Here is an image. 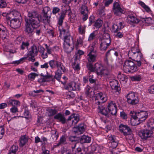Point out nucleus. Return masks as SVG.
Wrapping results in <instances>:
<instances>
[{
	"instance_id": "nucleus-35",
	"label": "nucleus",
	"mask_w": 154,
	"mask_h": 154,
	"mask_svg": "<svg viewBox=\"0 0 154 154\" xmlns=\"http://www.w3.org/2000/svg\"><path fill=\"white\" fill-rule=\"evenodd\" d=\"M8 104L12 106H16L17 107L20 106V102L18 100L10 99L8 102Z\"/></svg>"
},
{
	"instance_id": "nucleus-20",
	"label": "nucleus",
	"mask_w": 154,
	"mask_h": 154,
	"mask_svg": "<svg viewBox=\"0 0 154 154\" xmlns=\"http://www.w3.org/2000/svg\"><path fill=\"white\" fill-rule=\"evenodd\" d=\"M10 26L12 28L16 29L20 26L21 22L19 19L12 18L10 21Z\"/></svg>"
},
{
	"instance_id": "nucleus-63",
	"label": "nucleus",
	"mask_w": 154,
	"mask_h": 154,
	"mask_svg": "<svg viewBox=\"0 0 154 154\" xmlns=\"http://www.w3.org/2000/svg\"><path fill=\"white\" fill-rule=\"evenodd\" d=\"M10 111L11 112H12L13 114H14L17 112H18V110L17 107L16 106H13L10 109Z\"/></svg>"
},
{
	"instance_id": "nucleus-60",
	"label": "nucleus",
	"mask_w": 154,
	"mask_h": 154,
	"mask_svg": "<svg viewBox=\"0 0 154 154\" xmlns=\"http://www.w3.org/2000/svg\"><path fill=\"white\" fill-rule=\"evenodd\" d=\"M109 140L111 141V142H113L116 140V137L114 135H110L108 136Z\"/></svg>"
},
{
	"instance_id": "nucleus-18",
	"label": "nucleus",
	"mask_w": 154,
	"mask_h": 154,
	"mask_svg": "<svg viewBox=\"0 0 154 154\" xmlns=\"http://www.w3.org/2000/svg\"><path fill=\"white\" fill-rule=\"evenodd\" d=\"M137 112L134 111H131L129 113V115L131 117V123L133 125H136L140 123V122H137Z\"/></svg>"
},
{
	"instance_id": "nucleus-54",
	"label": "nucleus",
	"mask_w": 154,
	"mask_h": 154,
	"mask_svg": "<svg viewBox=\"0 0 154 154\" xmlns=\"http://www.w3.org/2000/svg\"><path fill=\"white\" fill-rule=\"evenodd\" d=\"M142 55L141 56H140V57H138L136 59H134V60L136 61L137 63V65L138 66H140L141 65V60L143 58Z\"/></svg>"
},
{
	"instance_id": "nucleus-31",
	"label": "nucleus",
	"mask_w": 154,
	"mask_h": 154,
	"mask_svg": "<svg viewBox=\"0 0 154 154\" xmlns=\"http://www.w3.org/2000/svg\"><path fill=\"white\" fill-rule=\"evenodd\" d=\"M28 137L26 135L22 136L20 139V144L21 146H23L27 142Z\"/></svg>"
},
{
	"instance_id": "nucleus-33",
	"label": "nucleus",
	"mask_w": 154,
	"mask_h": 154,
	"mask_svg": "<svg viewBox=\"0 0 154 154\" xmlns=\"http://www.w3.org/2000/svg\"><path fill=\"white\" fill-rule=\"evenodd\" d=\"M69 26L66 23H65L64 24L63 27L62 31H60V35L63 34H64L69 32Z\"/></svg>"
},
{
	"instance_id": "nucleus-25",
	"label": "nucleus",
	"mask_w": 154,
	"mask_h": 154,
	"mask_svg": "<svg viewBox=\"0 0 154 154\" xmlns=\"http://www.w3.org/2000/svg\"><path fill=\"white\" fill-rule=\"evenodd\" d=\"M85 126L84 124H81L77 127H74L73 129V131L78 134L82 133L85 131Z\"/></svg>"
},
{
	"instance_id": "nucleus-45",
	"label": "nucleus",
	"mask_w": 154,
	"mask_h": 154,
	"mask_svg": "<svg viewBox=\"0 0 154 154\" xmlns=\"http://www.w3.org/2000/svg\"><path fill=\"white\" fill-rule=\"evenodd\" d=\"M139 4L148 12H151V10L145 4L142 2H140Z\"/></svg>"
},
{
	"instance_id": "nucleus-61",
	"label": "nucleus",
	"mask_w": 154,
	"mask_h": 154,
	"mask_svg": "<svg viewBox=\"0 0 154 154\" xmlns=\"http://www.w3.org/2000/svg\"><path fill=\"white\" fill-rule=\"evenodd\" d=\"M50 10V8L48 7H44L42 10V13L48 14V12Z\"/></svg>"
},
{
	"instance_id": "nucleus-16",
	"label": "nucleus",
	"mask_w": 154,
	"mask_h": 154,
	"mask_svg": "<svg viewBox=\"0 0 154 154\" xmlns=\"http://www.w3.org/2000/svg\"><path fill=\"white\" fill-rule=\"evenodd\" d=\"M51 17V15L48 14L42 13L39 14V23L40 22H43L45 24H49L50 22V19Z\"/></svg>"
},
{
	"instance_id": "nucleus-51",
	"label": "nucleus",
	"mask_w": 154,
	"mask_h": 154,
	"mask_svg": "<svg viewBox=\"0 0 154 154\" xmlns=\"http://www.w3.org/2000/svg\"><path fill=\"white\" fill-rule=\"evenodd\" d=\"M69 19L71 22H74L75 20L76 15L75 14L72 13L71 12L70 13Z\"/></svg>"
},
{
	"instance_id": "nucleus-15",
	"label": "nucleus",
	"mask_w": 154,
	"mask_h": 154,
	"mask_svg": "<svg viewBox=\"0 0 154 154\" xmlns=\"http://www.w3.org/2000/svg\"><path fill=\"white\" fill-rule=\"evenodd\" d=\"M112 67L111 65H108L107 66L103 67L100 73L101 74L99 75L98 77L101 78L102 76L107 77L110 74Z\"/></svg>"
},
{
	"instance_id": "nucleus-24",
	"label": "nucleus",
	"mask_w": 154,
	"mask_h": 154,
	"mask_svg": "<svg viewBox=\"0 0 154 154\" xmlns=\"http://www.w3.org/2000/svg\"><path fill=\"white\" fill-rule=\"evenodd\" d=\"M26 24L25 31L26 33L30 35H32L34 33V29L36 28L33 27L29 22H26Z\"/></svg>"
},
{
	"instance_id": "nucleus-52",
	"label": "nucleus",
	"mask_w": 154,
	"mask_h": 154,
	"mask_svg": "<svg viewBox=\"0 0 154 154\" xmlns=\"http://www.w3.org/2000/svg\"><path fill=\"white\" fill-rule=\"evenodd\" d=\"M118 24H114L112 26V30L114 32H117L120 29L119 28Z\"/></svg>"
},
{
	"instance_id": "nucleus-55",
	"label": "nucleus",
	"mask_w": 154,
	"mask_h": 154,
	"mask_svg": "<svg viewBox=\"0 0 154 154\" xmlns=\"http://www.w3.org/2000/svg\"><path fill=\"white\" fill-rule=\"evenodd\" d=\"M38 75L35 73H32L30 74L28 76L29 79L31 80H32L34 79L36 76H38Z\"/></svg>"
},
{
	"instance_id": "nucleus-9",
	"label": "nucleus",
	"mask_w": 154,
	"mask_h": 154,
	"mask_svg": "<svg viewBox=\"0 0 154 154\" xmlns=\"http://www.w3.org/2000/svg\"><path fill=\"white\" fill-rule=\"evenodd\" d=\"M38 54L37 46L35 45H33L28 49L27 56H30L29 60L34 62L35 60L34 57L37 55Z\"/></svg>"
},
{
	"instance_id": "nucleus-22",
	"label": "nucleus",
	"mask_w": 154,
	"mask_h": 154,
	"mask_svg": "<svg viewBox=\"0 0 154 154\" xmlns=\"http://www.w3.org/2000/svg\"><path fill=\"white\" fill-rule=\"evenodd\" d=\"M109 83L112 89L115 90L117 92L120 91V88L118 86V82L117 80L115 79H111L109 82Z\"/></svg>"
},
{
	"instance_id": "nucleus-11",
	"label": "nucleus",
	"mask_w": 154,
	"mask_h": 154,
	"mask_svg": "<svg viewBox=\"0 0 154 154\" xmlns=\"http://www.w3.org/2000/svg\"><path fill=\"white\" fill-rule=\"evenodd\" d=\"M153 134L152 130L148 128L142 131L139 133V136L143 140H146L150 138Z\"/></svg>"
},
{
	"instance_id": "nucleus-23",
	"label": "nucleus",
	"mask_w": 154,
	"mask_h": 154,
	"mask_svg": "<svg viewBox=\"0 0 154 154\" xmlns=\"http://www.w3.org/2000/svg\"><path fill=\"white\" fill-rule=\"evenodd\" d=\"M8 31L5 27L0 24V37L2 39H7Z\"/></svg>"
},
{
	"instance_id": "nucleus-26",
	"label": "nucleus",
	"mask_w": 154,
	"mask_h": 154,
	"mask_svg": "<svg viewBox=\"0 0 154 154\" xmlns=\"http://www.w3.org/2000/svg\"><path fill=\"white\" fill-rule=\"evenodd\" d=\"M110 43L108 41L107 42L105 41L104 40H101L100 47V50L102 51H105L109 46Z\"/></svg>"
},
{
	"instance_id": "nucleus-6",
	"label": "nucleus",
	"mask_w": 154,
	"mask_h": 154,
	"mask_svg": "<svg viewBox=\"0 0 154 154\" xmlns=\"http://www.w3.org/2000/svg\"><path fill=\"white\" fill-rule=\"evenodd\" d=\"M48 63L52 69L57 68V69L62 70L63 72H66L65 67L60 61L53 60L49 61Z\"/></svg>"
},
{
	"instance_id": "nucleus-59",
	"label": "nucleus",
	"mask_w": 154,
	"mask_h": 154,
	"mask_svg": "<svg viewBox=\"0 0 154 154\" xmlns=\"http://www.w3.org/2000/svg\"><path fill=\"white\" fill-rule=\"evenodd\" d=\"M38 52L39 51L41 53L44 52L45 51V49L42 47L41 45H39L38 46H37Z\"/></svg>"
},
{
	"instance_id": "nucleus-49",
	"label": "nucleus",
	"mask_w": 154,
	"mask_h": 154,
	"mask_svg": "<svg viewBox=\"0 0 154 154\" xmlns=\"http://www.w3.org/2000/svg\"><path fill=\"white\" fill-rule=\"evenodd\" d=\"M81 13L82 14H88L87 7L85 5H83L82 6Z\"/></svg>"
},
{
	"instance_id": "nucleus-44",
	"label": "nucleus",
	"mask_w": 154,
	"mask_h": 154,
	"mask_svg": "<svg viewBox=\"0 0 154 154\" xmlns=\"http://www.w3.org/2000/svg\"><path fill=\"white\" fill-rule=\"evenodd\" d=\"M118 77L120 79V81L121 82H126L127 81V77L124 74H119Z\"/></svg>"
},
{
	"instance_id": "nucleus-32",
	"label": "nucleus",
	"mask_w": 154,
	"mask_h": 154,
	"mask_svg": "<svg viewBox=\"0 0 154 154\" xmlns=\"http://www.w3.org/2000/svg\"><path fill=\"white\" fill-rule=\"evenodd\" d=\"M63 48L65 51L68 53H69L72 50L73 48L70 46V44L63 43Z\"/></svg>"
},
{
	"instance_id": "nucleus-21",
	"label": "nucleus",
	"mask_w": 154,
	"mask_h": 154,
	"mask_svg": "<svg viewBox=\"0 0 154 154\" xmlns=\"http://www.w3.org/2000/svg\"><path fill=\"white\" fill-rule=\"evenodd\" d=\"M41 77L38 79V81L39 82L42 83L49 81L53 78V75H44L42 73L41 74Z\"/></svg>"
},
{
	"instance_id": "nucleus-28",
	"label": "nucleus",
	"mask_w": 154,
	"mask_h": 154,
	"mask_svg": "<svg viewBox=\"0 0 154 154\" xmlns=\"http://www.w3.org/2000/svg\"><path fill=\"white\" fill-rule=\"evenodd\" d=\"M72 119V124L74 125L77 123L79 120L78 116L75 114H73L69 116L68 119V121L71 120Z\"/></svg>"
},
{
	"instance_id": "nucleus-50",
	"label": "nucleus",
	"mask_w": 154,
	"mask_h": 154,
	"mask_svg": "<svg viewBox=\"0 0 154 154\" xmlns=\"http://www.w3.org/2000/svg\"><path fill=\"white\" fill-rule=\"evenodd\" d=\"M66 98L68 99L73 98L75 97L74 94L70 91L66 93Z\"/></svg>"
},
{
	"instance_id": "nucleus-47",
	"label": "nucleus",
	"mask_w": 154,
	"mask_h": 154,
	"mask_svg": "<svg viewBox=\"0 0 154 154\" xmlns=\"http://www.w3.org/2000/svg\"><path fill=\"white\" fill-rule=\"evenodd\" d=\"M10 17H17L20 15V13L17 11H14L11 12L9 14Z\"/></svg>"
},
{
	"instance_id": "nucleus-7",
	"label": "nucleus",
	"mask_w": 154,
	"mask_h": 154,
	"mask_svg": "<svg viewBox=\"0 0 154 154\" xmlns=\"http://www.w3.org/2000/svg\"><path fill=\"white\" fill-rule=\"evenodd\" d=\"M119 130L123 133V134L127 136V138L130 137L128 139L131 140L133 138V135L131 134V130L128 126L123 124L120 125L119 126Z\"/></svg>"
},
{
	"instance_id": "nucleus-34",
	"label": "nucleus",
	"mask_w": 154,
	"mask_h": 154,
	"mask_svg": "<svg viewBox=\"0 0 154 154\" xmlns=\"http://www.w3.org/2000/svg\"><path fill=\"white\" fill-rule=\"evenodd\" d=\"M81 143H89L91 141V138L88 136L86 135L82 136L80 140Z\"/></svg>"
},
{
	"instance_id": "nucleus-17",
	"label": "nucleus",
	"mask_w": 154,
	"mask_h": 154,
	"mask_svg": "<svg viewBox=\"0 0 154 154\" xmlns=\"http://www.w3.org/2000/svg\"><path fill=\"white\" fill-rule=\"evenodd\" d=\"M148 116L147 112L146 111H141L137 112V122H140L145 121Z\"/></svg>"
},
{
	"instance_id": "nucleus-5",
	"label": "nucleus",
	"mask_w": 154,
	"mask_h": 154,
	"mask_svg": "<svg viewBox=\"0 0 154 154\" xmlns=\"http://www.w3.org/2000/svg\"><path fill=\"white\" fill-rule=\"evenodd\" d=\"M127 103L129 104L134 105L138 104L139 98L137 95L134 92H130L126 96Z\"/></svg>"
},
{
	"instance_id": "nucleus-3",
	"label": "nucleus",
	"mask_w": 154,
	"mask_h": 154,
	"mask_svg": "<svg viewBox=\"0 0 154 154\" xmlns=\"http://www.w3.org/2000/svg\"><path fill=\"white\" fill-rule=\"evenodd\" d=\"M97 47L95 45H92L89 46L88 54L87 55V59L89 62H93L96 60L97 54L96 50Z\"/></svg>"
},
{
	"instance_id": "nucleus-4",
	"label": "nucleus",
	"mask_w": 154,
	"mask_h": 154,
	"mask_svg": "<svg viewBox=\"0 0 154 154\" xmlns=\"http://www.w3.org/2000/svg\"><path fill=\"white\" fill-rule=\"evenodd\" d=\"M123 69L126 73H133L137 70V66L134 62L131 60H126L124 64Z\"/></svg>"
},
{
	"instance_id": "nucleus-19",
	"label": "nucleus",
	"mask_w": 154,
	"mask_h": 154,
	"mask_svg": "<svg viewBox=\"0 0 154 154\" xmlns=\"http://www.w3.org/2000/svg\"><path fill=\"white\" fill-rule=\"evenodd\" d=\"M128 23L130 24H137L140 21L135 15L131 14L128 15L127 17Z\"/></svg>"
},
{
	"instance_id": "nucleus-43",
	"label": "nucleus",
	"mask_w": 154,
	"mask_h": 154,
	"mask_svg": "<svg viewBox=\"0 0 154 154\" xmlns=\"http://www.w3.org/2000/svg\"><path fill=\"white\" fill-rule=\"evenodd\" d=\"M29 45V43L28 42H22L21 45L20 47V49L21 50H24L26 48L27 49Z\"/></svg>"
},
{
	"instance_id": "nucleus-29",
	"label": "nucleus",
	"mask_w": 154,
	"mask_h": 154,
	"mask_svg": "<svg viewBox=\"0 0 154 154\" xmlns=\"http://www.w3.org/2000/svg\"><path fill=\"white\" fill-rule=\"evenodd\" d=\"M63 34V37H64V43L70 44L71 42H73V38L70 35L69 32Z\"/></svg>"
},
{
	"instance_id": "nucleus-1",
	"label": "nucleus",
	"mask_w": 154,
	"mask_h": 154,
	"mask_svg": "<svg viewBox=\"0 0 154 154\" xmlns=\"http://www.w3.org/2000/svg\"><path fill=\"white\" fill-rule=\"evenodd\" d=\"M107 100V97L106 95L101 92L96 94L95 96V104L97 105V109L98 112L105 116L107 118L109 117L110 113L108 111L106 108L100 105L101 103L105 102Z\"/></svg>"
},
{
	"instance_id": "nucleus-53",
	"label": "nucleus",
	"mask_w": 154,
	"mask_h": 154,
	"mask_svg": "<svg viewBox=\"0 0 154 154\" xmlns=\"http://www.w3.org/2000/svg\"><path fill=\"white\" fill-rule=\"evenodd\" d=\"M83 42V39L81 37H79V38L77 39V42L75 44V46L77 48L79 45H81L82 44Z\"/></svg>"
},
{
	"instance_id": "nucleus-62",
	"label": "nucleus",
	"mask_w": 154,
	"mask_h": 154,
	"mask_svg": "<svg viewBox=\"0 0 154 154\" xmlns=\"http://www.w3.org/2000/svg\"><path fill=\"white\" fill-rule=\"evenodd\" d=\"M7 5V4L4 0H0V8H5Z\"/></svg>"
},
{
	"instance_id": "nucleus-8",
	"label": "nucleus",
	"mask_w": 154,
	"mask_h": 154,
	"mask_svg": "<svg viewBox=\"0 0 154 154\" xmlns=\"http://www.w3.org/2000/svg\"><path fill=\"white\" fill-rule=\"evenodd\" d=\"M128 56L129 58L133 60L136 59L138 57L142 55L140 50L137 47H134L131 48L129 51Z\"/></svg>"
},
{
	"instance_id": "nucleus-39",
	"label": "nucleus",
	"mask_w": 154,
	"mask_h": 154,
	"mask_svg": "<svg viewBox=\"0 0 154 154\" xmlns=\"http://www.w3.org/2000/svg\"><path fill=\"white\" fill-rule=\"evenodd\" d=\"M61 71L59 69H57L56 71L55 72V75L54 77L57 80L59 81L60 79L62 74Z\"/></svg>"
},
{
	"instance_id": "nucleus-38",
	"label": "nucleus",
	"mask_w": 154,
	"mask_h": 154,
	"mask_svg": "<svg viewBox=\"0 0 154 154\" xmlns=\"http://www.w3.org/2000/svg\"><path fill=\"white\" fill-rule=\"evenodd\" d=\"M147 127L148 128L152 130L154 128V119H150L147 123Z\"/></svg>"
},
{
	"instance_id": "nucleus-36",
	"label": "nucleus",
	"mask_w": 154,
	"mask_h": 154,
	"mask_svg": "<svg viewBox=\"0 0 154 154\" xmlns=\"http://www.w3.org/2000/svg\"><path fill=\"white\" fill-rule=\"evenodd\" d=\"M76 146V144L75 143V144L72 147L73 152L75 154H84L80 148L78 147L76 149L75 148Z\"/></svg>"
},
{
	"instance_id": "nucleus-2",
	"label": "nucleus",
	"mask_w": 154,
	"mask_h": 154,
	"mask_svg": "<svg viewBox=\"0 0 154 154\" xmlns=\"http://www.w3.org/2000/svg\"><path fill=\"white\" fill-rule=\"evenodd\" d=\"M39 14L36 11L33 10L29 11L28 13V18H25L26 22H29L31 26L36 28L39 25Z\"/></svg>"
},
{
	"instance_id": "nucleus-14",
	"label": "nucleus",
	"mask_w": 154,
	"mask_h": 154,
	"mask_svg": "<svg viewBox=\"0 0 154 154\" xmlns=\"http://www.w3.org/2000/svg\"><path fill=\"white\" fill-rule=\"evenodd\" d=\"M107 108L110 114L116 115L117 112V107L115 103L113 101L109 102L107 106Z\"/></svg>"
},
{
	"instance_id": "nucleus-12",
	"label": "nucleus",
	"mask_w": 154,
	"mask_h": 154,
	"mask_svg": "<svg viewBox=\"0 0 154 154\" xmlns=\"http://www.w3.org/2000/svg\"><path fill=\"white\" fill-rule=\"evenodd\" d=\"M65 7L66 8V9L64 11H63L61 13V15L59 18L58 24L60 26H61L62 25L63 20L66 16V14L67 13L68 14V16H69L70 13H71L70 8L69 6H65Z\"/></svg>"
},
{
	"instance_id": "nucleus-48",
	"label": "nucleus",
	"mask_w": 154,
	"mask_h": 154,
	"mask_svg": "<svg viewBox=\"0 0 154 154\" xmlns=\"http://www.w3.org/2000/svg\"><path fill=\"white\" fill-rule=\"evenodd\" d=\"M26 57H22L18 60L14 61L12 62V64L18 65L20 63L23 62L26 59Z\"/></svg>"
},
{
	"instance_id": "nucleus-40",
	"label": "nucleus",
	"mask_w": 154,
	"mask_h": 154,
	"mask_svg": "<svg viewBox=\"0 0 154 154\" xmlns=\"http://www.w3.org/2000/svg\"><path fill=\"white\" fill-rule=\"evenodd\" d=\"M103 21L100 19H98L94 23V26L97 29L100 27L102 25Z\"/></svg>"
},
{
	"instance_id": "nucleus-27",
	"label": "nucleus",
	"mask_w": 154,
	"mask_h": 154,
	"mask_svg": "<svg viewBox=\"0 0 154 154\" xmlns=\"http://www.w3.org/2000/svg\"><path fill=\"white\" fill-rule=\"evenodd\" d=\"M54 119H57L59 122H61L63 124H64L66 123V119L63 114L61 113H58L54 117Z\"/></svg>"
},
{
	"instance_id": "nucleus-37",
	"label": "nucleus",
	"mask_w": 154,
	"mask_h": 154,
	"mask_svg": "<svg viewBox=\"0 0 154 154\" xmlns=\"http://www.w3.org/2000/svg\"><path fill=\"white\" fill-rule=\"evenodd\" d=\"M86 27L85 26L80 25L78 26V32L81 35H84L85 32Z\"/></svg>"
},
{
	"instance_id": "nucleus-56",
	"label": "nucleus",
	"mask_w": 154,
	"mask_h": 154,
	"mask_svg": "<svg viewBox=\"0 0 154 154\" xmlns=\"http://www.w3.org/2000/svg\"><path fill=\"white\" fill-rule=\"evenodd\" d=\"M18 146L15 145H13L10 149V150L14 152V153L16 154V152L17 151L18 149Z\"/></svg>"
},
{
	"instance_id": "nucleus-58",
	"label": "nucleus",
	"mask_w": 154,
	"mask_h": 154,
	"mask_svg": "<svg viewBox=\"0 0 154 154\" xmlns=\"http://www.w3.org/2000/svg\"><path fill=\"white\" fill-rule=\"evenodd\" d=\"M95 36L96 35L95 34V32L94 31L92 33L90 34L88 39V41H90L93 40L95 38Z\"/></svg>"
},
{
	"instance_id": "nucleus-10",
	"label": "nucleus",
	"mask_w": 154,
	"mask_h": 154,
	"mask_svg": "<svg viewBox=\"0 0 154 154\" xmlns=\"http://www.w3.org/2000/svg\"><path fill=\"white\" fill-rule=\"evenodd\" d=\"M103 67L100 63H96L93 66L92 65L89 64L88 67V69L92 72H96L98 76L100 74V72Z\"/></svg>"
},
{
	"instance_id": "nucleus-42",
	"label": "nucleus",
	"mask_w": 154,
	"mask_h": 154,
	"mask_svg": "<svg viewBox=\"0 0 154 154\" xmlns=\"http://www.w3.org/2000/svg\"><path fill=\"white\" fill-rule=\"evenodd\" d=\"M114 12L115 15L116 16L120 15L122 14H124V11L122 8L118 9H114L113 10Z\"/></svg>"
},
{
	"instance_id": "nucleus-46",
	"label": "nucleus",
	"mask_w": 154,
	"mask_h": 154,
	"mask_svg": "<svg viewBox=\"0 0 154 154\" xmlns=\"http://www.w3.org/2000/svg\"><path fill=\"white\" fill-rule=\"evenodd\" d=\"M142 21L143 23L148 24V25H149L152 23V20L150 17L143 19Z\"/></svg>"
},
{
	"instance_id": "nucleus-30",
	"label": "nucleus",
	"mask_w": 154,
	"mask_h": 154,
	"mask_svg": "<svg viewBox=\"0 0 154 154\" xmlns=\"http://www.w3.org/2000/svg\"><path fill=\"white\" fill-rule=\"evenodd\" d=\"M102 31L104 32L103 34V38L101 40H104L105 41H108L111 42V39L109 35L106 32V28H104L102 29Z\"/></svg>"
},
{
	"instance_id": "nucleus-57",
	"label": "nucleus",
	"mask_w": 154,
	"mask_h": 154,
	"mask_svg": "<svg viewBox=\"0 0 154 154\" xmlns=\"http://www.w3.org/2000/svg\"><path fill=\"white\" fill-rule=\"evenodd\" d=\"M131 80L132 81H139L141 79L140 75H135L131 77Z\"/></svg>"
},
{
	"instance_id": "nucleus-13",
	"label": "nucleus",
	"mask_w": 154,
	"mask_h": 154,
	"mask_svg": "<svg viewBox=\"0 0 154 154\" xmlns=\"http://www.w3.org/2000/svg\"><path fill=\"white\" fill-rule=\"evenodd\" d=\"M64 88L65 89L69 91L80 90L79 85L74 82H71L65 85L64 86Z\"/></svg>"
},
{
	"instance_id": "nucleus-41",
	"label": "nucleus",
	"mask_w": 154,
	"mask_h": 154,
	"mask_svg": "<svg viewBox=\"0 0 154 154\" xmlns=\"http://www.w3.org/2000/svg\"><path fill=\"white\" fill-rule=\"evenodd\" d=\"M58 137V134L57 133V131L53 130L51 132V137L53 140L55 141H56Z\"/></svg>"
},
{
	"instance_id": "nucleus-64",
	"label": "nucleus",
	"mask_w": 154,
	"mask_h": 154,
	"mask_svg": "<svg viewBox=\"0 0 154 154\" xmlns=\"http://www.w3.org/2000/svg\"><path fill=\"white\" fill-rule=\"evenodd\" d=\"M149 92L152 94H154V84L150 87L148 89Z\"/></svg>"
}]
</instances>
